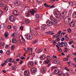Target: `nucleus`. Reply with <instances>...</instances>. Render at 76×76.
Instances as JSON below:
<instances>
[{
  "instance_id": "nucleus-1",
  "label": "nucleus",
  "mask_w": 76,
  "mask_h": 76,
  "mask_svg": "<svg viewBox=\"0 0 76 76\" xmlns=\"http://www.w3.org/2000/svg\"><path fill=\"white\" fill-rule=\"evenodd\" d=\"M50 20H48L46 22V24L47 25H49V26H52V25H54L56 23V22L55 21V19L54 18L53 16L51 15L50 16Z\"/></svg>"
},
{
  "instance_id": "nucleus-2",
  "label": "nucleus",
  "mask_w": 76,
  "mask_h": 76,
  "mask_svg": "<svg viewBox=\"0 0 76 76\" xmlns=\"http://www.w3.org/2000/svg\"><path fill=\"white\" fill-rule=\"evenodd\" d=\"M54 14L56 15V20H58V22L59 21V19H60V18H59V17L60 15V12L59 11H56L54 13Z\"/></svg>"
},
{
  "instance_id": "nucleus-3",
  "label": "nucleus",
  "mask_w": 76,
  "mask_h": 76,
  "mask_svg": "<svg viewBox=\"0 0 76 76\" xmlns=\"http://www.w3.org/2000/svg\"><path fill=\"white\" fill-rule=\"evenodd\" d=\"M28 12V14H29L30 13H31V15H32V16H34V14L36 13V11H35V10H34L33 9H32L31 10H29Z\"/></svg>"
},
{
  "instance_id": "nucleus-4",
  "label": "nucleus",
  "mask_w": 76,
  "mask_h": 76,
  "mask_svg": "<svg viewBox=\"0 0 76 76\" xmlns=\"http://www.w3.org/2000/svg\"><path fill=\"white\" fill-rule=\"evenodd\" d=\"M26 38L28 39H32L33 38V35L31 34H28L26 35Z\"/></svg>"
},
{
  "instance_id": "nucleus-5",
  "label": "nucleus",
  "mask_w": 76,
  "mask_h": 76,
  "mask_svg": "<svg viewBox=\"0 0 76 76\" xmlns=\"http://www.w3.org/2000/svg\"><path fill=\"white\" fill-rule=\"evenodd\" d=\"M64 21L66 22H68V23L70 22V19L69 16L66 17L65 18Z\"/></svg>"
},
{
  "instance_id": "nucleus-6",
  "label": "nucleus",
  "mask_w": 76,
  "mask_h": 76,
  "mask_svg": "<svg viewBox=\"0 0 76 76\" xmlns=\"http://www.w3.org/2000/svg\"><path fill=\"white\" fill-rule=\"evenodd\" d=\"M9 19L10 21L13 22L15 21V17L13 15H12L9 18Z\"/></svg>"
},
{
  "instance_id": "nucleus-7",
  "label": "nucleus",
  "mask_w": 76,
  "mask_h": 76,
  "mask_svg": "<svg viewBox=\"0 0 76 76\" xmlns=\"http://www.w3.org/2000/svg\"><path fill=\"white\" fill-rule=\"evenodd\" d=\"M39 29L38 28H36L35 30H33L32 31V33L33 34V35L34 36H36L37 35V31L35 30L36 31L37 30V29Z\"/></svg>"
},
{
  "instance_id": "nucleus-8",
  "label": "nucleus",
  "mask_w": 76,
  "mask_h": 76,
  "mask_svg": "<svg viewBox=\"0 0 76 76\" xmlns=\"http://www.w3.org/2000/svg\"><path fill=\"white\" fill-rule=\"evenodd\" d=\"M47 28V25H42L41 26V29L42 31H45V29Z\"/></svg>"
},
{
  "instance_id": "nucleus-9",
  "label": "nucleus",
  "mask_w": 76,
  "mask_h": 76,
  "mask_svg": "<svg viewBox=\"0 0 76 76\" xmlns=\"http://www.w3.org/2000/svg\"><path fill=\"white\" fill-rule=\"evenodd\" d=\"M37 71V69L34 68L31 69V72L32 73H36Z\"/></svg>"
},
{
  "instance_id": "nucleus-10",
  "label": "nucleus",
  "mask_w": 76,
  "mask_h": 76,
  "mask_svg": "<svg viewBox=\"0 0 76 76\" xmlns=\"http://www.w3.org/2000/svg\"><path fill=\"white\" fill-rule=\"evenodd\" d=\"M24 76H29V72L28 71H24Z\"/></svg>"
},
{
  "instance_id": "nucleus-11",
  "label": "nucleus",
  "mask_w": 76,
  "mask_h": 76,
  "mask_svg": "<svg viewBox=\"0 0 76 76\" xmlns=\"http://www.w3.org/2000/svg\"><path fill=\"white\" fill-rule=\"evenodd\" d=\"M14 5L15 6H19L20 5V2H19L17 1V0L15 1L14 2Z\"/></svg>"
},
{
  "instance_id": "nucleus-12",
  "label": "nucleus",
  "mask_w": 76,
  "mask_h": 76,
  "mask_svg": "<svg viewBox=\"0 0 76 76\" xmlns=\"http://www.w3.org/2000/svg\"><path fill=\"white\" fill-rule=\"evenodd\" d=\"M13 14L15 16H17L19 15V12L18 11L15 10L13 11Z\"/></svg>"
},
{
  "instance_id": "nucleus-13",
  "label": "nucleus",
  "mask_w": 76,
  "mask_h": 76,
  "mask_svg": "<svg viewBox=\"0 0 76 76\" xmlns=\"http://www.w3.org/2000/svg\"><path fill=\"white\" fill-rule=\"evenodd\" d=\"M46 34L47 35H48L50 34V35H54V32H53V31H48L46 33Z\"/></svg>"
},
{
  "instance_id": "nucleus-14",
  "label": "nucleus",
  "mask_w": 76,
  "mask_h": 76,
  "mask_svg": "<svg viewBox=\"0 0 76 76\" xmlns=\"http://www.w3.org/2000/svg\"><path fill=\"white\" fill-rule=\"evenodd\" d=\"M60 18L62 20H63L64 18V12H63L62 14L60 15L59 16Z\"/></svg>"
},
{
  "instance_id": "nucleus-15",
  "label": "nucleus",
  "mask_w": 76,
  "mask_h": 76,
  "mask_svg": "<svg viewBox=\"0 0 76 76\" xmlns=\"http://www.w3.org/2000/svg\"><path fill=\"white\" fill-rule=\"evenodd\" d=\"M46 55L45 54H43L40 58L42 60H44L46 58Z\"/></svg>"
},
{
  "instance_id": "nucleus-16",
  "label": "nucleus",
  "mask_w": 76,
  "mask_h": 76,
  "mask_svg": "<svg viewBox=\"0 0 76 76\" xmlns=\"http://www.w3.org/2000/svg\"><path fill=\"white\" fill-rule=\"evenodd\" d=\"M8 36H9V32H8V31H6L4 34V37H5V38H7V37H8Z\"/></svg>"
},
{
  "instance_id": "nucleus-17",
  "label": "nucleus",
  "mask_w": 76,
  "mask_h": 76,
  "mask_svg": "<svg viewBox=\"0 0 76 76\" xmlns=\"http://www.w3.org/2000/svg\"><path fill=\"white\" fill-rule=\"evenodd\" d=\"M59 72V70H58V69H56L54 71V73L56 75H57L58 74Z\"/></svg>"
},
{
  "instance_id": "nucleus-18",
  "label": "nucleus",
  "mask_w": 76,
  "mask_h": 76,
  "mask_svg": "<svg viewBox=\"0 0 76 76\" xmlns=\"http://www.w3.org/2000/svg\"><path fill=\"white\" fill-rule=\"evenodd\" d=\"M12 41L13 44H15L17 42V40L15 38L13 39H12Z\"/></svg>"
},
{
  "instance_id": "nucleus-19",
  "label": "nucleus",
  "mask_w": 76,
  "mask_h": 76,
  "mask_svg": "<svg viewBox=\"0 0 76 76\" xmlns=\"http://www.w3.org/2000/svg\"><path fill=\"white\" fill-rule=\"evenodd\" d=\"M72 18L74 19L76 18V12H74L72 14Z\"/></svg>"
},
{
  "instance_id": "nucleus-20",
  "label": "nucleus",
  "mask_w": 76,
  "mask_h": 76,
  "mask_svg": "<svg viewBox=\"0 0 76 76\" xmlns=\"http://www.w3.org/2000/svg\"><path fill=\"white\" fill-rule=\"evenodd\" d=\"M1 46H3V47H4V46H5V45L2 42H0V48H1Z\"/></svg>"
},
{
  "instance_id": "nucleus-21",
  "label": "nucleus",
  "mask_w": 76,
  "mask_h": 76,
  "mask_svg": "<svg viewBox=\"0 0 76 76\" xmlns=\"http://www.w3.org/2000/svg\"><path fill=\"white\" fill-rule=\"evenodd\" d=\"M4 12L3 11L1 10H0V17H1V16L2 15H4Z\"/></svg>"
},
{
  "instance_id": "nucleus-22",
  "label": "nucleus",
  "mask_w": 76,
  "mask_h": 76,
  "mask_svg": "<svg viewBox=\"0 0 76 76\" xmlns=\"http://www.w3.org/2000/svg\"><path fill=\"white\" fill-rule=\"evenodd\" d=\"M34 62L32 61H30L29 62L28 65H30V66H33V65H34Z\"/></svg>"
},
{
  "instance_id": "nucleus-23",
  "label": "nucleus",
  "mask_w": 76,
  "mask_h": 76,
  "mask_svg": "<svg viewBox=\"0 0 76 76\" xmlns=\"http://www.w3.org/2000/svg\"><path fill=\"white\" fill-rule=\"evenodd\" d=\"M16 68L17 67H16V66H13L12 67V70H15L16 69Z\"/></svg>"
},
{
  "instance_id": "nucleus-24",
  "label": "nucleus",
  "mask_w": 76,
  "mask_h": 76,
  "mask_svg": "<svg viewBox=\"0 0 76 76\" xmlns=\"http://www.w3.org/2000/svg\"><path fill=\"white\" fill-rule=\"evenodd\" d=\"M45 64H47L50 63V61H49V60H47L45 61Z\"/></svg>"
},
{
  "instance_id": "nucleus-25",
  "label": "nucleus",
  "mask_w": 76,
  "mask_h": 76,
  "mask_svg": "<svg viewBox=\"0 0 76 76\" xmlns=\"http://www.w3.org/2000/svg\"><path fill=\"white\" fill-rule=\"evenodd\" d=\"M2 8L4 10H7L8 9L7 8H6V7H2Z\"/></svg>"
},
{
  "instance_id": "nucleus-26",
  "label": "nucleus",
  "mask_w": 76,
  "mask_h": 76,
  "mask_svg": "<svg viewBox=\"0 0 76 76\" xmlns=\"http://www.w3.org/2000/svg\"><path fill=\"white\" fill-rule=\"evenodd\" d=\"M47 59V60H49L50 61L51 58V57L49 56H47L46 58Z\"/></svg>"
},
{
  "instance_id": "nucleus-27",
  "label": "nucleus",
  "mask_w": 76,
  "mask_h": 76,
  "mask_svg": "<svg viewBox=\"0 0 76 76\" xmlns=\"http://www.w3.org/2000/svg\"><path fill=\"white\" fill-rule=\"evenodd\" d=\"M20 37H21V39L23 41H25V39H24L23 37V36H20L19 37V38H20Z\"/></svg>"
},
{
  "instance_id": "nucleus-28",
  "label": "nucleus",
  "mask_w": 76,
  "mask_h": 76,
  "mask_svg": "<svg viewBox=\"0 0 76 76\" xmlns=\"http://www.w3.org/2000/svg\"><path fill=\"white\" fill-rule=\"evenodd\" d=\"M31 22V21L29 19L27 20L26 21V24H28Z\"/></svg>"
},
{
  "instance_id": "nucleus-29",
  "label": "nucleus",
  "mask_w": 76,
  "mask_h": 76,
  "mask_svg": "<svg viewBox=\"0 0 76 76\" xmlns=\"http://www.w3.org/2000/svg\"><path fill=\"white\" fill-rule=\"evenodd\" d=\"M35 17L37 19L39 18V14H37L35 15Z\"/></svg>"
},
{
  "instance_id": "nucleus-30",
  "label": "nucleus",
  "mask_w": 76,
  "mask_h": 76,
  "mask_svg": "<svg viewBox=\"0 0 76 76\" xmlns=\"http://www.w3.org/2000/svg\"><path fill=\"white\" fill-rule=\"evenodd\" d=\"M42 51V50H41L40 49H39V50L37 51V52L39 54V53H41Z\"/></svg>"
},
{
  "instance_id": "nucleus-31",
  "label": "nucleus",
  "mask_w": 76,
  "mask_h": 76,
  "mask_svg": "<svg viewBox=\"0 0 76 76\" xmlns=\"http://www.w3.org/2000/svg\"><path fill=\"white\" fill-rule=\"evenodd\" d=\"M54 63L55 64H57V63H59V61L57 60H55L54 61Z\"/></svg>"
},
{
  "instance_id": "nucleus-32",
  "label": "nucleus",
  "mask_w": 76,
  "mask_h": 76,
  "mask_svg": "<svg viewBox=\"0 0 76 76\" xmlns=\"http://www.w3.org/2000/svg\"><path fill=\"white\" fill-rule=\"evenodd\" d=\"M59 74L58 75L59 76L60 75H61H61H62V74L63 73V72H62V71H59V72L58 73Z\"/></svg>"
},
{
  "instance_id": "nucleus-33",
  "label": "nucleus",
  "mask_w": 76,
  "mask_h": 76,
  "mask_svg": "<svg viewBox=\"0 0 76 76\" xmlns=\"http://www.w3.org/2000/svg\"><path fill=\"white\" fill-rule=\"evenodd\" d=\"M63 75L64 76H69V73L67 72H66Z\"/></svg>"
},
{
  "instance_id": "nucleus-34",
  "label": "nucleus",
  "mask_w": 76,
  "mask_h": 76,
  "mask_svg": "<svg viewBox=\"0 0 76 76\" xmlns=\"http://www.w3.org/2000/svg\"><path fill=\"white\" fill-rule=\"evenodd\" d=\"M46 70H47L46 68L44 67L42 70V72H43V73H44V72H45L46 71Z\"/></svg>"
},
{
  "instance_id": "nucleus-35",
  "label": "nucleus",
  "mask_w": 76,
  "mask_h": 76,
  "mask_svg": "<svg viewBox=\"0 0 76 76\" xmlns=\"http://www.w3.org/2000/svg\"><path fill=\"white\" fill-rule=\"evenodd\" d=\"M11 62L15 64H16V63H17V62H16V61H15L14 60H13V61H11Z\"/></svg>"
},
{
  "instance_id": "nucleus-36",
  "label": "nucleus",
  "mask_w": 76,
  "mask_h": 76,
  "mask_svg": "<svg viewBox=\"0 0 76 76\" xmlns=\"http://www.w3.org/2000/svg\"><path fill=\"white\" fill-rule=\"evenodd\" d=\"M16 36V33H14L12 35V37H15Z\"/></svg>"
},
{
  "instance_id": "nucleus-37",
  "label": "nucleus",
  "mask_w": 76,
  "mask_h": 76,
  "mask_svg": "<svg viewBox=\"0 0 76 76\" xmlns=\"http://www.w3.org/2000/svg\"><path fill=\"white\" fill-rule=\"evenodd\" d=\"M3 5V3L1 1H0V7H1Z\"/></svg>"
},
{
  "instance_id": "nucleus-38",
  "label": "nucleus",
  "mask_w": 76,
  "mask_h": 76,
  "mask_svg": "<svg viewBox=\"0 0 76 76\" xmlns=\"http://www.w3.org/2000/svg\"><path fill=\"white\" fill-rule=\"evenodd\" d=\"M38 41V40H36L34 42H33V44H36L37 42Z\"/></svg>"
},
{
  "instance_id": "nucleus-39",
  "label": "nucleus",
  "mask_w": 76,
  "mask_h": 76,
  "mask_svg": "<svg viewBox=\"0 0 76 76\" xmlns=\"http://www.w3.org/2000/svg\"><path fill=\"white\" fill-rule=\"evenodd\" d=\"M8 61H9V62L10 63L11 62H12V58H10L8 60Z\"/></svg>"
},
{
  "instance_id": "nucleus-40",
  "label": "nucleus",
  "mask_w": 76,
  "mask_h": 76,
  "mask_svg": "<svg viewBox=\"0 0 76 76\" xmlns=\"http://www.w3.org/2000/svg\"><path fill=\"white\" fill-rule=\"evenodd\" d=\"M61 37H62V36H61V35L60 34V35H58L56 37V38H60Z\"/></svg>"
},
{
  "instance_id": "nucleus-41",
  "label": "nucleus",
  "mask_w": 76,
  "mask_h": 76,
  "mask_svg": "<svg viewBox=\"0 0 76 76\" xmlns=\"http://www.w3.org/2000/svg\"><path fill=\"white\" fill-rule=\"evenodd\" d=\"M20 28L21 31H23V27L22 26H20Z\"/></svg>"
},
{
  "instance_id": "nucleus-42",
  "label": "nucleus",
  "mask_w": 76,
  "mask_h": 76,
  "mask_svg": "<svg viewBox=\"0 0 76 76\" xmlns=\"http://www.w3.org/2000/svg\"><path fill=\"white\" fill-rule=\"evenodd\" d=\"M68 31L69 33H71V31H72V29L71 28L69 29L68 30Z\"/></svg>"
},
{
  "instance_id": "nucleus-43",
  "label": "nucleus",
  "mask_w": 76,
  "mask_h": 76,
  "mask_svg": "<svg viewBox=\"0 0 76 76\" xmlns=\"http://www.w3.org/2000/svg\"><path fill=\"white\" fill-rule=\"evenodd\" d=\"M65 69H66L68 72H69V68L67 67H65Z\"/></svg>"
},
{
  "instance_id": "nucleus-44",
  "label": "nucleus",
  "mask_w": 76,
  "mask_h": 76,
  "mask_svg": "<svg viewBox=\"0 0 76 76\" xmlns=\"http://www.w3.org/2000/svg\"><path fill=\"white\" fill-rule=\"evenodd\" d=\"M69 4L71 6H73V3L72 2H70L69 3Z\"/></svg>"
},
{
  "instance_id": "nucleus-45",
  "label": "nucleus",
  "mask_w": 76,
  "mask_h": 76,
  "mask_svg": "<svg viewBox=\"0 0 76 76\" xmlns=\"http://www.w3.org/2000/svg\"><path fill=\"white\" fill-rule=\"evenodd\" d=\"M58 51L60 53H61V52H62V49H59Z\"/></svg>"
},
{
  "instance_id": "nucleus-46",
  "label": "nucleus",
  "mask_w": 76,
  "mask_h": 76,
  "mask_svg": "<svg viewBox=\"0 0 76 76\" xmlns=\"http://www.w3.org/2000/svg\"><path fill=\"white\" fill-rule=\"evenodd\" d=\"M12 28V26H9L7 27V28L8 29H10V28Z\"/></svg>"
},
{
  "instance_id": "nucleus-47",
  "label": "nucleus",
  "mask_w": 76,
  "mask_h": 76,
  "mask_svg": "<svg viewBox=\"0 0 76 76\" xmlns=\"http://www.w3.org/2000/svg\"><path fill=\"white\" fill-rule=\"evenodd\" d=\"M44 5L45 6V7H48V5H47V4L46 3H45L44 4Z\"/></svg>"
},
{
  "instance_id": "nucleus-48",
  "label": "nucleus",
  "mask_w": 76,
  "mask_h": 76,
  "mask_svg": "<svg viewBox=\"0 0 76 76\" xmlns=\"http://www.w3.org/2000/svg\"><path fill=\"white\" fill-rule=\"evenodd\" d=\"M71 26H72V27H74L75 26V23L74 24H71Z\"/></svg>"
},
{
  "instance_id": "nucleus-49",
  "label": "nucleus",
  "mask_w": 76,
  "mask_h": 76,
  "mask_svg": "<svg viewBox=\"0 0 76 76\" xmlns=\"http://www.w3.org/2000/svg\"><path fill=\"white\" fill-rule=\"evenodd\" d=\"M53 44H54V45H56V44H57L56 42L55 41V40L53 41Z\"/></svg>"
},
{
  "instance_id": "nucleus-50",
  "label": "nucleus",
  "mask_w": 76,
  "mask_h": 76,
  "mask_svg": "<svg viewBox=\"0 0 76 76\" xmlns=\"http://www.w3.org/2000/svg\"><path fill=\"white\" fill-rule=\"evenodd\" d=\"M64 61H67L68 59L67 58H65L63 59Z\"/></svg>"
},
{
  "instance_id": "nucleus-51",
  "label": "nucleus",
  "mask_w": 76,
  "mask_h": 76,
  "mask_svg": "<svg viewBox=\"0 0 76 76\" xmlns=\"http://www.w3.org/2000/svg\"><path fill=\"white\" fill-rule=\"evenodd\" d=\"M15 47L13 46H11V50H13L14 49V48Z\"/></svg>"
},
{
  "instance_id": "nucleus-52",
  "label": "nucleus",
  "mask_w": 76,
  "mask_h": 76,
  "mask_svg": "<svg viewBox=\"0 0 76 76\" xmlns=\"http://www.w3.org/2000/svg\"><path fill=\"white\" fill-rule=\"evenodd\" d=\"M61 31H59L58 33V34H61Z\"/></svg>"
},
{
  "instance_id": "nucleus-53",
  "label": "nucleus",
  "mask_w": 76,
  "mask_h": 76,
  "mask_svg": "<svg viewBox=\"0 0 76 76\" xmlns=\"http://www.w3.org/2000/svg\"><path fill=\"white\" fill-rule=\"evenodd\" d=\"M25 58L24 57L22 56L21 57V60H24Z\"/></svg>"
},
{
  "instance_id": "nucleus-54",
  "label": "nucleus",
  "mask_w": 76,
  "mask_h": 76,
  "mask_svg": "<svg viewBox=\"0 0 76 76\" xmlns=\"http://www.w3.org/2000/svg\"><path fill=\"white\" fill-rule=\"evenodd\" d=\"M64 41V38H63L61 39V41Z\"/></svg>"
},
{
  "instance_id": "nucleus-55",
  "label": "nucleus",
  "mask_w": 76,
  "mask_h": 76,
  "mask_svg": "<svg viewBox=\"0 0 76 76\" xmlns=\"http://www.w3.org/2000/svg\"><path fill=\"white\" fill-rule=\"evenodd\" d=\"M7 54H10V51H7Z\"/></svg>"
},
{
  "instance_id": "nucleus-56",
  "label": "nucleus",
  "mask_w": 76,
  "mask_h": 76,
  "mask_svg": "<svg viewBox=\"0 0 76 76\" xmlns=\"http://www.w3.org/2000/svg\"><path fill=\"white\" fill-rule=\"evenodd\" d=\"M53 58H57V56L54 55L53 56Z\"/></svg>"
},
{
  "instance_id": "nucleus-57",
  "label": "nucleus",
  "mask_w": 76,
  "mask_h": 76,
  "mask_svg": "<svg viewBox=\"0 0 76 76\" xmlns=\"http://www.w3.org/2000/svg\"><path fill=\"white\" fill-rule=\"evenodd\" d=\"M23 63V61L21 60L20 62L19 63L20 64H22Z\"/></svg>"
},
{
  "instance_id": "nucleus-58",
  "label": "nucleus",
  "mask_w": 76,
  "mask_h": 76,
  "mask_svg": "<svg viewBox=\"0 0 76 76\" xmlns=\"http://www.w3.org/2000/svg\"><path fill=\"white\" fill-rule=\"evenodd\" d=\"M72 65H73V66H74V67H76V64H72Z\"/></svg>"
},
{
  "instance_id": "nucleus-59",
  "label": "nucleus",
  "mask_w": 76,
  "mask_h": 76,
  "mask_svg": "<svg viewBox=\"0 0 76 76\" xmlns=\"http://www.w3.org/2000/svg\"><path fill=\"white\" fill-rule=\"evenodd\" d=\"M3 72H4V73H6V71L4 70H2Z\"/></svg>"
},
{
  "instance_id": "nucleus-60",
  "label": "nucleus",
  "mask_w": 76,
  "mask_h": 76,
  "mask_svg": "<svg viewBox=\"0 0 76 76\" xmlns=\"http://www.w3.org/2000/svg\"><path fill=\"white\" fill-rule=\"evenodd\" d=\"M61 45H64V42H62L61 43H60Z\"/></svg>"
},
{
  "instance_id": "nucleus-61",
  "label": "nucleus",
  "mask_w": 76,
  "mask_h": 76,
  "mask_svg": "<svg viewBox=\"0 0 76 76\" xmlns=\"http://www.w3.org/2000/svg\"><path fill=\"white\" fill-rule=\"evenodd\" d=\"M3 53V51L2 50H1L0 51V53H1V54H2V53Z\"/></svg>"
},
{
  "instance_id": "nucleus-62",
  "label": "nucleus",
  "mask_w": 76,
  "mask_h": 76,
  "mask_svg": "<svg viewBox=\"0 0 76 76\" xmlns=\"http://www.w3.org/2000/svg\"><path fill=\"white\" fill-rule=\"evenodd\" d=\"M8 60H6L5 61H4V63H8V61H7Z\"/></svg>"
},
{
  "instance_id": "nucleus-63",
  "label": "nucleus",
  "mask_w": 76,
  "mask_h": 76,
  "mask_svg": "<svg viewBox=\"0 0 76 76\" xmlns=\"http://www.w3.org/2000/svg\"><path fill=\"white\" fill-rule=\"evenodd\" d=\"M16 60L17 61H19V59L17 58L16 59Z\"/></svg>"
},
{
  "instance_id": "nucleus-64",
  "label": "nucleus",
  "mask_w": 76,
  "mask_h": 76,
  "mask_svg": "<svg viewBox=\"0 0 76 76\" xmlns=\"http://www.w3.org/2000/svg\"><path fill=\"white\" fill-rule=\"evenodd\" d=\"M51 65V63H50L49 64H48V67H50Z\"/></svg>"
}]
</instances>
